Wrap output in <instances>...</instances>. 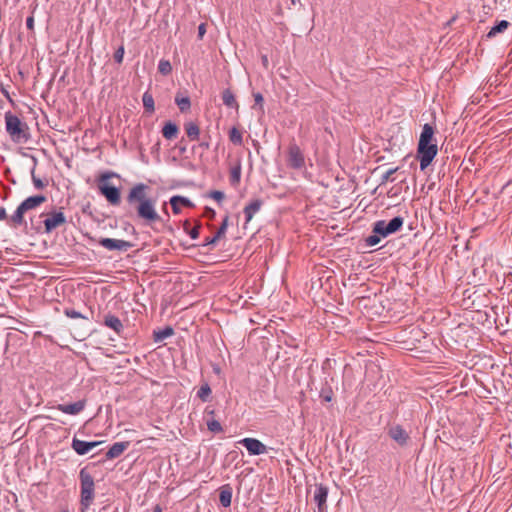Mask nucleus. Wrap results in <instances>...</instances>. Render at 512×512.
<instances>
[{
    "mask_svg": "<svg viewBox=\"0 0 512 512\" xmlns=\"http://www.w3.org/2000/svg\"><path fill=\"white\" fill-rule=\"evenodd\" d=\"M174 334V329L171 326H166L164 329L155 330L153 332V340L156 343L164 341L166 338Z\"/></svg>",
    "mask_w": 512,
    "mask_h": 512,
    "instance_id": "obj_26",
    "label": "nucleus"
},
{
    "mask_svg": "<svg viewBox=\"0 0 512 512\" xmlns=\"http://www.w3.org/2000/svg\"><path fill=\"white\" fill-rule=\"evenodd\" d=\"M64 314L69 317V318H72V319H78V318H81L83 320H86V321H89L92 316H93V312L90 310L89 313H81L77 310H75L74 308H65L64 309Z\"/></svg>",
    "mask_w": 512,
    "mask_h": 512,
    "instance_id": "obj_27",
    "label": "nucleus"
},
{
    "mask_svg": "<svg viewBox=\"0 0 512 512\" xmlns=\"http://www.w3.org/2000/svg\"><path fill=\"white\" fill-rule=\"evenodd\" d=\"M62 512H69V511H62Z\"/></svg>",
    "mask_w": 512,
    "mask_h": 512,
    "instance_id": "obj_54",
    "label": "nucleus"
},
{
    "mask_svg": "<svg viewBox=\"0 0 512 512\" xmlns=\"http://www.w3.org/2000/svg\"><path fill=\"white\" fill-rule=\"evenodd\" d=\"M438 153L437 140L435 138V127L426 123L423 125L419 137L416 158L420 162V169L424 171L434 160Z\"/></svg>",
    "mask_w": 512,
    "mask_h": 512,
    "instance_id": "obj_2",
    "label": "nucleus"
},
{
    "mask_svg": "<svg viewBox=\"0 0 512 512\" xmlns=\"http://www.w3.org/2000/svg\"><path fill=\"white\" fill-rule=\"evenodd\" d=\"M162 210H163L164 214H166L169 217L168 210H167V203L166 202L163 203Z\"/></svg>",
    "mask_w": 512,
    "mask_h": 512,
    "instance_id": "obj_48",
    "label": "nucleus"
},
{
    "mask_svg": "<svg viewBox=\"0 0 512 512\" xmlns=\"http://www.w3.org/2000/svg\"><path fill=\"white\" fill-rule=\"evenodd\" d=\"M239 444L244 446L251 455H261L267 451V447L256 438H244L239 441Z\"/></svg>",
    "mask_w": 512,
    "mask_h": 512,
    "instance_id": "obj_12",
    "label": "nucleus"
},
{
    "mask_svg": "<svg viewBox=\"0 0 512 512\" xmlns=\"http://www.w3.org/2000/svg\"><path fill=\"white\" fill-rule=\"evenodd\" d=\"M98 243L99 245H101L102 247L109 251L117 250L121 252H126L131 247H133V243H131L130 241L113 238H100Z\"/></svg>",
    "mask_w": 512,
    "mask_h": 512,
    "instance_id": "obj_10",
    "label": "nucleus"
},
{
    "mask_svg": "<svg viewBox=\"0 0 512 512\" xmlns=\"http://www.w3.org/2000/svg\"><path fill=\"white\" fill-rule=\"evenodd\" d=\"M262 62H263V64H264L265 66L268 64L267 56H263V57H262Z\"/></svg>",
    "mask_w": 512,
    "mask_h": 512,
    "instance_id": "obj_51",
    "label": "nucleus"
},
{
    "mask_svg": "<svg viewBox=\"0 0 512 512\" xmlns=\"http://www.w3.org/2000/svg\"><path fill=\"white\" fill-rule=\"evenodd\" d=\"M388 436L400 447H406L411 441L409 433L399 424L391 425L387 429Z\"/></svg>",
    "mask_w": 512,
    "mask_h": 512,
    "instance_id": "obj_9",
    "label": "nucleus"
},
{
    "mask_svg": "<svg viewBox=\"0 0 512 512\" xmlns=\"http://www.w3.org/2000/svg\"><path fill=\"white\" fill-rule=\"evenodd\" d=\"M241 179V164L238 163L236 166L231 168L230 171V183L232 186H237Z\"/></svg>",
    "mask_w": 512,
    "mask_h": 512,
    "instance_id": "obj_31",
    "label": "nucleus"
},
{
    "mask_svg": "<svg viewBox=\"0 0 512 512\" xmlns=\"http://www.w3.org/2000/svg\"><path fill=\"white\" fill-rule=\"evenodd\" d=\"M255 105H259L260 108L263 106L264 98L261 93L257 92L253 94Z\"/></svg>",
    "mask_w": 512,
    "mask_h": 512,
    "instance_id": "obj_42",
    "label": "nucleus"
},
{
    "mask_svg": "<svg viewBox=\"0 0 512 512\" xmlns=\"http://www.w3.org/2000/svg\"><path fill=\"white\" fill-rule=\"evenodd\" d=\"M206 412H207L208 414H214V411H213V410L208 411V410L206 409Z\"/></svg>",
    "mask_w": 512,
    "mask_h": 512,
    "instance_id": "obj_53",
    "label": "nucleus"
},
{
    "mask_svg": "<svg viewBox=\"0 0 512 512\" xmlns=\"http://www.w3.org/2000/svg\"><path fill=\"white\" fill-rule=\"evenodd\" d=\"M46 200L47 198L44 195H34L26 198L20 203L14 214L9 217L10 226L15 228L22 225L26 226L24 214L30 210L36 209L41 204L46 202Z\"/></svg>",
    "mask_w": 512,
    "mask_h": 512,
    "instance_id": "obj_6",
    "label": "nucleus"
},
{
    "mask_svg": "<svg viewBox=\"0 0 512 512\" xmlns=\"http://www.w3.org/2000/svg\"><path fill=\"white\" fill-rule=\"evenodd\" d=\"M130 445L129 441L116 442L106 452V459L111 460L119 457Z\"/></svg>",
    "mask_w": 512,
    "mask_h": 512,
    "instance_id": "obj_19",
    "label": "nucleus"
},
{
    "mask_svg": "<svg viewBox=\"0 0 512 512\" xmlns=\"http://www.w3.org/2000/svg\"><path fill=\"white\" fill-rule=\"evenodd\" d=\"M80 480V511L87 512L95 498L94 478L84 467L79 472Z\"/></svg>",
    "mask_w": 512,
    "mask_h": 512,
    "instance_id": "obj_3",
    "label": "nucleus"
},
{
    "mask_svg": "<svg viewBox=\"0 0 512 512\" xmlns=\"http://www.w3.org/2000/svg\"><path fill=\"white\" fill-rule=\"evenodd\" d=\"M153 512H162V508L160 505H156L153 507Z\"/></svg>",
    "mask_w": 512,
    "mask_h": 512,
    "instance_id": "obj_49",
    "label": "nucleus"
},
{
    "mask_svg": "<svg viewBox=\"0 0 512 512\" xmlns=\"http://www.w3.org/2000/svg\"><path fill=\"white\" fill-rule=\"evenodd\" d=\"M114 177L119 178L120 176L113 171H107L101 174L97 179V187L100 194L110 205L118 206L121 203L120 188L109 183V179Z\"/></svg>",
    "mask_w": 512,
    "mask_h": 512,
    "instance_id": "obj_4",
    "label": "nucleus"
},
{
    "mask_svg": "<svg viewBox=\"0 0 512 512\" xmlns=\"http://www.w3.org/2000/svg\"><path fill=\"white\" fill-rule=\"evenodd\" d=\"M206 33V23H201L198 26V39H202Z\"/></svg>",
    "mask_w": 512,
    "mask_h": 512,
    "instance_id": "obj_44",
    "label": "nucleus"
},
{
    "mask_svg": "<svg viewBox=\"0 0 512 512\" xmlns=\"http://www.w3.org/2000/svg\"><path fill=\"white\" fill-rule=\"evenodd\" d=\"M108 508H109V505H105V506H103V507L99 510V512H105Z\"/></svg>",
    "mask_w": 512,
    "mask_h": 512,
    "instance_id": "obj_52",
    "label": "nucleus"
},
{
    "mask_svg": "<svg viewBox=\"0 0 512 512\" xmlns=\"http://www.w3.org/2000/svg\"><path fill=\"white\" fill-rule=\"evenodd\" d=\"M85 408V401L79 400L70 404H59L57 409L65 414L77 415Z\"/></svg>",
    "mask_w": 512,
    "mask_h": 512,
    "instance_id": "obj_16",
    "label": "nucleus"
},
{
    "mask_svg": "<svg viewBox=\"0 0 512 512\" xmlns=\"http://www.w3.org/2000/svg\"><path fill=\"white\" fill-rule=\"evenodd\" d=\"M207 427H208V430L211 431L212 433H220L223 431V428H222V425L220 424V422L217 420H214V419L207 421Z\"/></svg>",
    "mask_w": 512,
    "mask_h": 512,
    "instance_id": "obj_36",
    "label": "nucleus"
},
{
    "mask_svg": "<svg viewBox=\"0 0 512 512\" xmlns=\"http://www.w3.org/2000/svg\"><path fill=\"white\" fill-rule=\"evenodd\" d=\"M150 187L144 183L135 184L126 196L127 215L135 217L146 225L162 221L156 210V200L148 197Z\"/></svg>",
    "mask_w": 512,
    "mask_h": 512,
    "instance_id": "obj_1",
    "label": "nucleus"
},
{
    "mask_svg": "<svg viewBox=\"0 0 512 512\" xmlns=\"http://www.w3.org/2000/svg\"><path fill=\"white\" fill-rule=\"evenodd\" d=\"M262 206L263 200L254 199L244 207L243 213L245 216L246 223L252 220L253 216L260 211Z\"/></svg>",
    "mask_w": 512,
    "mask_h": 512,
    "instance_id": "obj_17",
    "label": "nucleus"
},
{
    "mask_svg": "<svg viewBox=\"0 0 512 512\" xmlns=\"http://www.w3.org/2000/svg\"><path fill=\"white\" fill-rule=\"evenodd\" d=\"M229 139L233 144L240 145L242 144V133L233 127L229 132Z\"/></svg>",
    "mask_w": 512,
    "mask_h": 512,
    "instance_id": "obj_33",
    "label": "nucleus"
},
{
    "mask_svg": "<svg viewBox=\"0 0 512 512\" xmlns=\"http://www.w3.org/2000/svg\"><path fill=\"white\" fill-rule=\"evenodd\" d=\"M185 132L187 134V137L191 141H195L199 138L200 135V128L199 126L194 122H187L184 124Z\"/></svg>",
    "mask_w": 512,
    "mask_h": 512,
    "instance_id": "obj_25",
    "label": "nucleus"
},
{
    "mask_svg": "<svg viewBox=\"0 0 512 512\" xmlns=\"http://www.w3.org/2000/svg\"><path fill=\"white\" fill-rule=\"evenodd\" d=\"M158 71L164 76L169 75L172 72V65L170 61L161 59L158 64Z\"/></svg>",
    "mask_w": 512,
    "mask_h": 512,
    "instance_id": "obj_32",
    "label": "nucleus"
},
{
    "mask_svg": "<svg viewBox=\"0 0 512 512\" xmlns=\"http://www.w3.org/2000/svg\"><path fill=\"white\" fill-rule=\"evenodd\" d=\"M178 133H179L178 126L171 121L166 122L162 128V135L167 140H172V139L176 138Z\"/></svg>",
    "mask_w": 512,
    "mask_h": 512,
    "instance_id": "obj_21",
    "label": "nucleus"
},
{
    "mask_svg": "<svg viewBox=\"0 0 512 512\" xmlns=\"http://www.w3.org/2000/svg\"><path fill=\"white\" fill-rule=\"evenodd\" d=\"M200 146L205 148V149H208L209 148V142H202V143H200Z\"/></svg>",
    "mask_w": 512,
    "mask_h": 512,
    "instance_id": "obj_50",
    "label": "nucleus"
},
{
    "mask_svg": "<svg viewBox=\"0 0 512 512\" xmlns=\"http://www.w3.org/2000/svg\"><path fill=\"white\" fill-rule=\"evenodd\" d=\"M223 104L229 108L239 109V104L236 101L234 93L230 89H225L222 92Z\"/></svg>",
    "mask_w": 512,
    "mask_h": 512,
    "instance_id": "obj_22",
    "label": "nucleus"
},
{
    "mask_svg": "<svg viewBox=\"0 0 512 512\" xmlns=\"http://www.w3.org/2000/svg\"><path fill=\"white\" fill-rule=\"evenodd\" d=\"M328 496V487L324 484H315L313 500L317 504L318 511L323 512L326 508V501Z\"/></svg>",
    "mask_w": 512,
    "mask_h": 512,
    "instance_id": "obj_13",
    "label": "nucleus"
},
{
    "mask_svg": "<svg viewBox=\"0 0 512 512\" xmlns=\"http://www.w3.org/2000/svg\"><path fill=\"white\" fill-rule=\"evenodd\" d=\"M34 172H35V167L31 171L32 182H33L35 188L43 189L46 186V184L41 179L37 178L35 176Z\"/></svg>",
    "mask_w": 512,
    "mask_h": 512,
    "instance_id": "obj_39",
    "label": "nucleus"
},
{
    "mask_svg": "<svg viewBox=\"0 0 512 512\" xmlns=\"http://www.w3.org/2000/svg\"><path fill=\"white\" fill-rule=\"evenodd\" d=\"M398 170V167L387 170L381 177V183H386L390 180L391 176Z\"/></svg>",
    "mask_w": 512,
    "mask_h": 512,
    "instance_id": "obj_40",
    "label": "nucleus"
},
{
    "mask_svg": "<svg viewBox=\"0 0 512 512\" xmlns=\"http://www.w3.org/2000/svg\"><path fill=\"white\" fill-rule=\"evenodd\" d=\"M143 106L146 112L153 113L155 111V103L152 94L145 92L142 97Z\"/></svg>",
    "mask_w": 512,
    "mask_h": 512,
    "instance_id": "obj_30",
    "label": "nucleus"
},
{
    "mask_svg": "<svg viewBox=\"0 0 512 512\" xmlns=\"http://www.w3.org/2000/svg\"><path fill=\"white\" fill-rule=\"evenodd\" d=\"M5 125L7 133L14 142H27L29 140L30 134L27 123L22 122L18 116L10 111L5 113Z\"/></svg>",
    "mask_w": 512,
    "mask_h": 512,
    "instance_id": "obj_5",
    "label": "nucleus"
},
{
    "mask_svg": "<svg viewBox=\"0 0 512 512\" xmlns=\"http://www.w3.org/2000/svg\"><path fill=\"white\" fill-rule=\"evenodd\" d=\"M169 203L171 205L172 211L174 214L178 215L181 213L182 206L192 208L194 204L187 197L181 195H174L170 198Z\"/></svg>",
    "mask_w": 512,
    "mask_h": 512,
    "instance_id": "obj_14",
    "label": "nucleus"
},
{
    "mask_svg": "<svg viewBox=\"0 0 512 512\" xmlns=\"http://www.w3.org/2000/svg\"><path fill=\"white\" fill-rule=\"evenodd\" d=\"M287 164L293 169H301L305 166V156L300 147L292 142L287 151Z\"/></svg>",
    "mask_w": 512,
    "mask_h": 512,
    "instance_id": "obj_8",
    "label": "nucleus"
},
{
    "mask_svg": "<svg viewBox=\"0 0 512 512\" xmlns=\"http://www.w3.org/2000/svg\"><path fill=\"white\" fill-rule=\"evenodd\" d=\"M201 223L196 221L195 226L191 227L190 221L186 219L183 222V230L187 233L192 239H197L200 235Z\"/></svg>",
    "mask_w": 512,
    "mask_h": 512,
    "instance_id": "obj_23",
    "label": "nucleus"
},
{
    "mask_svg": "<svg viewBox=\"0 0 512 512\" xmlns=\"http://www.w3.org/2000/svg\"><path fill=\"white\" fill-rule=\"evenodd\" d=\"M0 221H7L8 224L10 225L6 210L3 207H0Z\"/></svg>",
    "mask_w": 512,
    "mask_h": 512,
    "instance_id": "obj_45",
    "label": "nucleus"
},
{
    "mask_svg": "<svg viewBox=\"0 0 512 512\" xmlns=\"http://www.w3.org/2000/svg\"><path fill=\"white\" fill-rule=\"evenodd\" d=\"M232 493V487L229 484H225L220 488L219 501L223 507L227 508L231 505Z\"/></svg>",
    "mask_w": 512,
    "mask_h": 512,
    "instance_id": "obj_20",
    "label": "nucleus"
},
{
    "mask_svg": "<svg viewBox=\"0 0 512 512\" xmlns=\"http://www.w3.org/2000/svg\"><path fill=\"white\" fill-rule=\"evenodd\" d=\"M381 238H383L381 235H378V234H375V233L372 232L371 235L366 237L365 244L368 247L376 246V245H378L380 243Z\"/></svg>",
    "mask_w": 512,
    "mask_h": 512,
    "instance_id": "obj_35",
    "label": "nucleus"
},
{
    "mask_svg": "<svg viewBox=\"0 0 512 512\" xmlns=\"http://www.w3.org/2000/svg\"><path fill=\"white\" fill-rule=\"evenodd\" d=\"M509 26L510 23L507 20L497 22L487 33V38L495 37L497 34L504 32Z\"/></svg>",
    "mask_w": 512,
    "mask_h": 512,
    "instance_id": "obj_28",
    "label": "nucleus"
},
{
    "mask_svg": "<svg viewBox=\"0 0 512 512\" xmlns=\"http://www.w3.org/2000/svg\"><path fill=\"white\" fill-rule=\"evenodd\" d=\"M124 53H125V49H124V46L121 45L115 52H114V55H113V58H114V61L118 64H121L123 62V57H124Z\"/></svg>",
    "mask_w": 512,
    "mask_h": 512,
    "instance_id": "obj_37",
    "label": "nucleus"
},
{
    "mask_svg": "<svg viewBox=\"0 0 512 512\" xmlns=\"http://www.w3.org/2000/svg\"><path fill=\"white\" fill-rule=\"evenodd\" d=\"M175 103L182 113L189 111L191 108L190 98L188 96H181L179 93L175 96Z\"/></svg>",
    "mask_w": 512,
    "mask_h": 512,
    "instance_id": "obj_29",
    "label": "nucleus"
},
{
    "mask_svg": "<svg viewBox=\"0 0 512 512\" xmlns=\"http://www.w3.org/2000/svg\"><path fill=\"white\" fill-rule=\"evenodd\" d=\"M228 220H229V217H228V215H226L224 217L220 227L218 228L216 235H214L212 237H206L204 239V241L202 243L203 247L215 245L217 243V241H219L222 237H224L227 227H228Z\"/></svg>",
    "mask_w": 512,
    "mask_h": 512,
    "instance_id": "obj_15",
    "label": "nucleus"
},
{
    "mask_svg": "<svg viewBox=\"0 0 512 512\" xmlns=\"http://www.w3.org/2000/svg\"><path fill=\"white\" fill-rule=\"evenodd\" d=\"M216 215V212L214 209L210 208V207H205L204 209V216L209 218V219H214Z\"/></svg>",
    "mask_w": 512,
    "mask_h": 512,
    "instance_id": "obj_43",
    "label": "nucleus"
},
{
    "mask_svg": "<svg viewBox=\"0 0 512 512\" xmlns=\"http://www.w3.org/2000/svg\"><path fill=\"white\" fill-rule=\"evenodd\" d=\"M71 447L78 455H85L90 451L88 442L76 437L72 439Z\"/></svg>",
    "mask_w": 512,
    "mask_h": 512,
    "instance_id": "obj_24",
    "label": "nucleus"
},
{
    "mask_svg": "<svg viewBox=\"0 0 512 512\" xmlns=\"http://www.w3.org/2000/svg\"><path fill=\"white\" fill-rule=\"evenodd\" d=\"M26 26L31 31L34 29V17L33 16H30L26 19Z\"/></svg>",
    "mask_w": 512,
    "mask_h": 512,
    "instance_id": "obj_46",
    "label": "nucleus"
},
{
    "mask_svg": "<svg viewBox=\"0 0 512 512\" xmlns=\"http://www.w3.org/2000/svg\"><path fill=\"white\" fill-rule=\"evenodd\" d=\"M211 388L210 386L205 383L200 387V389L197 391V396L203 401L206 402L211 395Z\"/></svg>",
    "mask_w": 512,
    "mask_h": 512,
    "instance_id": "obj_34",
    "label": "nucleus"
},
{
    "mask_svg": "<svg viewBox=\"0 0 512 512\" xmlns=\"http://www.w3.org/2000/svg\"><path fill=\"white\" fill-rule=\"evenodd\" d=\"M44 227L46 233H51L54 229L66 223V217L63 212H51L47 214L44 220Z\"/></svg>",
    "mask_w": 512,
    "mask_h": 512,
    "instance_id": "obj_11",
    "label": "nucleus"
},
{
    "mask_svg": "<svg viewBox=\"0 0 512 512\" xmlns=\"http://www.w3.org/2000/svg\"><path fill=\"white\" fill-rule=\"evenodd\" d=\"M103 324L115 331L117 334H121L124 330V326L122 324V321L115 315L108 313L104 316Z\"/></svg>",
    "mask_w": 512,
    "mask_h": 512,
    "instance_id": "obj_18",
    "label": "nucleus"
},
{
    "mask_svg": "<svg viewBox=\"0 0 512 512\" xmlns=\"http://www.w3.org/2000/svg\"><path fill=\"white\" fill-rule=\"evenodd\" d=\"M209 196L218 202H221L225 198V194L219 190L211 191Z\"/></svg>",
    "mask_w": 512,
    "mask_h": 512,
    "instance_id": "obj_41",
    "label": "nucleus"
},
{
    "mask_svg": "<svg viewBox=\"0 0 512 512\" xmlns=\"http://www.w3.org/2000/svg\"><path fill=\"white\" fill-rule=\"evenodd\" d=\"M333 397V391L330 387H327L326 389H322L320 392V398H322L325 402L332 401Z\"/></svg>",
    "mask_w": 512,
    "mask_h": 512,
    "instance_id": "obj_38",
    "label": "nucleus"
},
{
    "mask_svg": "<svg viewBox=\"0 0 512 512\" xmlns=\"http://www.w3.org/2000/svg\"><path fill=\"white\" fill-rule=\"evenodd\" d=\"M403 224L404 219L401 216L392 218L388 223L384 220H378L373 224L372 232L385 238L401 230Z\"/></svg>",
    "mask_w": 512,
    "mask_h": 512,
    "instance_id": "obj_7",
    "label": "nucleus"
},
{
    "mask_svg": "<svg viewBox=\"0 0 512 512\" xmlns=\"http://www.w3.org/2000/svg\"><path fill=\"white\" fill-rule=\"evenodd\" d=\"M102 443V441H91V442H88L89 444V450L97 447L98 445H100Z\"/></svg>",
    "mask_w": 512,
    "mask_h": 512,
    "instance_id": "obj_47",
    "label": "nucleus"
}]
</instances>
